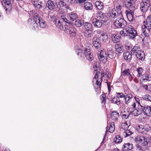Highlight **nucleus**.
<instances>
[{
	"instance_id": "21",
	"label": "nucleus",
	"mask_w": 151,
	"mask_h": 151,
	"mask_svg": "<svg viewBox=\"0 0 151 151\" xmlns=\"http://www.w3.org/2000/svg\"><path fill=\"white\" fill-rule=\"evenodd\" d=\"M115 48L116 51L119 53H122L124 50L123 47L120 44H116L115 45Z\"/></svg>"
},
{
	"instance_id": "18",
	"label": "nucleus",
	"mask_w": 151,
	"mask_h": 151,
	"mask_svg": "<svg viewBox=\"0 0 151 151\" xmlns=\"http://www.w3.org/2000/svg\"><path fill=\"white\" fill-rule=\"evenodd\" d=\"M92 23L95 27L97 28L101 27L102 23H103L102 21H101L97 18L93 19L92 21Z\"/></svg>"
},
{
	"instance_id": "63",
	"label": "nucleus",
	"mask_w": 151,
	"mask_h": 151,
	"mask_svg": "<svg viewBox=\"0 0 151 151\" xmlns=\"http://www.w3.org/2000/svg\"><path fill=\"white\" fill-rule=\"evenodd\" d=\"M76 0H70V3L71 4H73L75 3Z\"/></svg>"
},
{
	"instance_id": "9",
	"label": "nucleus",
	"mask_w": 151,
	"mask_h": 151,
	"mask_svg": "<svg viewBox=\"0 0 151 151\" xmlns=\"http://www.w3.org/2000/svg\"><path fill=\"white\" fill-rule=\"evenodd\" d=\"M97 19L103 23L108 21V18L106 15L101 12H98L96 14Z\"/></svg>"
},
{
	"instance_id": "1",
	"label": "nucleus",
	"mask_w": 151,
	"mask_h": 151,
	"mask_svg": "<svg viewBox=\"0 0 151 151\" xmlns=\"http://www.w3.org/2000/svg\"><path fill=\"white\" fill-rule=\"evenodd\" d=\"M121 8L120 5H116L109 12V16L112 21L116 19L114 23L117 27L124 28L126 26L127 23L123 17Z\"/></svg>"
},
{
	"instance_id": "48",
	"label": "nucleus",
	"mask_w": 151,
	"mask_h": 151,
	"mask_svg": "<svg viewBox=\"0 0 151 151\" xmlns=\"http://www.w3.org/2000/svg\"><path fill=\"white\" fill-rule=\"evenodd\" d=\"M60 19L63 22L68 23V20L67 19L65 16L63 15H61L60 16Z\"/></svg>"
},
{
	"instance_id": "3",
	"label": "nucleus",
	"mask_w": 151,
	"mask_h": 151,
	"mask_svg": "<svg viewBox=\"0 0 151 151\" xmlns=\"http://www.w3.org/2000/svg\"><path fill=\"white\" fill-rule=\"evenodd\" d=\"M142 37L148 36L151 32V22H146L145 25L142 27Z\"/></svg>"
},
{
	"instance_id": "50",
	"label": "nucleus",
	"mask_w": 151,
	"mask_h": 151,
	"mask_svg": "<svg viewBox=\"0 0 151 151\" xmlns=\"http://www.w3.org/2000/svg\"><path fill=\"white\" fill-rule=\"evenodd\" d=\"M106 99L105 94H103L101 96V103L102 104L104 103L105 104L106 103Z\"/></svg>"
},
{
	"instance_id": "17",
	"label": "nucleus",
	"mask_w": 151,
	"mask_h": 151,
	"mask_svg": "<svg viewBox=\"0 0 151 151\" xmlns=\"http://www.w3.org/2000/svg\"><path fill=\"white\" fill-rule=\"evenodd\" d=\"M135 55L138 59L141 61L145 59V53L143 51H141V50H138L135 54Z\"/></svg>"
},
{
	"instance_id": "35",
	"label": "nucleus",
	"mask_w": 151,
	"mask_h": 151,
	"mask_svg": "<svg viewBox=\"0 0 151 151\" xmlns=\"http://www.w3.org/2000/svg\"><path fill=\"white\" fill-rule=\"evenodd\" d=\"M147 147V146L142 147L138 144L136 145L137 149L138 151H144L145 150Z\"/></svg>"
},
{
	"instance_id": "12",
	"label": "nucleus",
	"mask_w": 151,
	"mask_h": 151,
	"mask_svg": "<svg viewBox=\"0 0 151 151\" xmlns=\"http://www.w3.org/2000/svg\"><path fill=\"white\" fill-rule=\"evenodd\" d=\"M97 34L100 40L104 42L107 40L108 37L107 34L104 31L99 30L97 31Z\"/></svg>"
},
{
	"instance_id": "45",
	"label": "nucleus",
	"mask_w": 151,
	"mask_h": 151,
	"mask_svg": "<svg viewBox=\"0 0 151 151\" xmlns=\"http://www.w3.org/2000/svg\"><path fill=\"white\" fill-rule=\"evenodd\" d=\"M107 53V56L108 57L111 58L112 59L114 57V55L113 52L112 50H110L108 51Z\"/></svg>"
},
{
	"instance_id": "62",
	"label": "nucleus",
	"mask_w": 151,
	"mask_h": 151,
	"mask_svg": "<svg viewBox=\"0 0 151 151\" xmlns=\"http://www.w3.org/2000/svg\"><path fill=\"white\" fill-rule=\"evenodd\" d=\"M141 86L143 88H145V89L146 90V88H147V85H145V84H143L142 83L141 84Z\"/></svg>"
},
{
	"instance_id": "32",
	"label": "nucleus",
	"mask_w": 151,
	"mask_h": 151,
	"mask_svg": "<svg viewBox=\"0 0 151 151\" xmlns=\"http://www.w3.org/2000/svg\"><path fill=\"white\" fill-rule=\"evenodd\" d=\"M84 23L83 21L77 19L75 22V24L77 27H79L83 25Z\"/></svg>"
},
{
	"instance_id": "31",
	"label": "nucleus",
	"mask_w": 151,
	"mask_h": 151,
	"mask_svg": "<svg viewBox=\"0 0 151 151\" xmlns=\"http://www.w3.org/2000/svg\"><path fill=\"white\" fill-rule=\"evenodd\" d=\"M70 20L71 21H74L78 17L77 14L75 13H71L69 15Z\"/></svg>"
},
{
	"instance_id": "15",
	"label": "nucleus",
	"mask_w": 151,
	"mask_h": 151,
	"mask_svg": "<svg viewBox=\"0 0 151 151\" xmlns=\"http://www.w3.org/2000/svg\"><path fill=\"white\" fill-rule=\"evenodd\" d=\"M92 44L96 49L100 47L101 42L100 39L96 37H94L92 39Z\"/></svg>"
},
{
	"instance_id": "24",
	"label": "nucleus",
	"mask_w": 151,
	"mask_h": 151,
	"mask_svg": "<svg viewBox=\"0 0 151 151\" xmlns=\"http://www.w3.org/2000/svg\"><path fill=\"white\" fill-rule=\"evenodd\" d=\"M84 29L85 31L92 30V24L88 22H85L84 24Z\"/></svg>"
},
{
	"instance_id": "20",
	"label": "nucleus",
	"mask_w": 151,
	"mask_h": 151,
	"mask_svg": "<svg viewBox=\"0 0 151 151\" xmlns=\"http://www.w3.org/2000/svg\"><path fill=\"white\" fill-rule=\"evenodd\" d=\"M129 11H126V14L128 20L130 22H132L133 20L134 17L133 15V12L134 10L131 11L129 9Z\"/></svg>"
},
{
	"instance_id": "54",
	"label": "nucleus",
	"mask_w": 151,
	"mask_h": 151,
	"mask_svg": "<svg viewBox=\"0 0 151 151\" xmlns=\"http://www.w3.org/2000/svg\"><path fill=\"white\" fill-rule=\"evenodd\" d=\"M137 71L138 73V77H139L141 76V74L142 72L143 69L142 68H137Z\"/></svg>"
},
{
	"instance_id": "28",
	"label": "nucleus",
	"mask_w": 151,
	"mask_h": 151,
	"mask_svg": "<svg viewBox=\"0 0 151 151\" xmlns=\"http://www.w3.org/2000/svg\"><path fill=\"white\" fill-rule=\"evenodd\" d=\"M56 3L57 7L59 9L62 8L64 6V5H66L64 2L60 0H57Z\"/></svg>"
},
{
	"instance_id": "37",
	"label": "nucleus",
	"mask_w": 151,
	"mask_h": 151,
	"mask_svg": "<svg viewBox=\"0 0 151 151\" xmlns=\"http://www.w3.org/2000/svg\"><path fill=\"white\" fill-rule=\"evenodd\" d=\"M92 30H86L84 32V35L87 37H91L92 35Z\"/></svg>"
},
{
	"instance_id": "60",
	"label": "nucleus",
	"mask_w": 151,
	"mask_h": 151,
	"mask_svg": "<svg viewBox=\"0 0 151 151\" xmlns=\"http://www.w3.org/2000/svg\"><path fill=\"white\" fill-rule=\"evenodd\" d=\"M151 89V85H149L147 86V88L146 90L147 91H150Z\"/></svg>"
},
{
	"instance_id": "8",
	"label": "nucleus",
	"mask_w": 151,
	"mask_h": 151,
	"mask_svg": "<svg viewBox=\"0 0 151 151\" xmlns=\"http://www.w3.org/2000/svg\"><path fill=\"white\" fill-rule=\"evenodd\" d=\"M135 0H125L124 4L125 6L131 11L135 9V4L134 3Z\"/></svg>"
},
{
	"instance_id": "10",
	"label": "nucleus",
	"mask_w": 151,
	"mask_h": 151,
	"mask_svg": "<svg viewBox=\"0 0 151 151\" xmlns=\"http://www.w3.org/2000/svg\"><path fill=\"white\" fill-rule=\"evenodd\" d=\"M135 140L137 143H141L142 146H147V139L144 136H137L135 137Z\"/></svg>"
},
{
	"instance_id": "11",
	"label": "nucleus",
	"mask_w": 151,
	"mask_h": 151,
	"mask_svg": "<svg viewBox=\"0 0 151 151\" xmlns=\"http://www.w3.org/2000/svg\"><path fill=\"white\" fill-rule=\"evenodd\" d=\"M141 109L143 111L145 114L149 116H151V107L144 104L141 105Z\"/></svg>"
},
{
	"instance_id": "5",
	"label": "nucleus",
	"mask_w": 151,
	"mask_h": 151,
	"mask_svg": "<svg viewBox=\"0 0 151 151\" xmlns=\"http://www.w3.org/2000/svg\"><path fill=\"white\" fill-rule=\"evenodd\" d=\"M98 55L101 63H105L106 62L108 56L106 50L104 49L101 50L99 51Z\"/></svg>"
},
{
	"instance_id": "22",
	"label": "nucleus",
	"mask_w": 151,
	"mask_h": 151,
	"mask_svg": "<svg viewBox=\"0 0 151 151\" xmlns=\"http://www.w3.org/2000/svg\"><path fill=\"white\" fill-rule=\"evenodd\" d=\"M46 6L49 9L51 10L54 9L55 7V5H54L53 2L50 0L47 1Z\"/></svg>"
},
{
	"instance_id": "14",
	"label": "nucleus",
	"mask_w": 151,
	"mask_h": 151,
	"mask_svg": "<svg viewBox=\"0 0 151 151\" xmlns=\"http://www.w3.org/2000/svg\"><path fill=\"white\" fill-rule=\"evenodd\" d=\"M122 75L123 76H128L129 80L130 81H131L132 79L134 77V75L133 74H130V70L127 69L123 70V68H122Z\"/></svg>"
},
{
	"instance_id": "19",
	"label": "nucleus",
	"mask_w": 151,
	"mask_h": 151,
	"mask_svg": "<svg viewBox=\"0 0 151 151\" xmlns=\"http://www.w3.org/2000/svg\"><path fill=\"white\" fill-rule=\"evenodd\" d=\"M133 147V145L129 143L124 144L122 146V151H127L131 150Z\"/></svg>"
},
{
	"instance_id": "55",
	"label": "nucleus",
	"mask_w": 151,
	"mask_h": 151,
	"mask_svg": "<svg viewBox=\"0 0 151 151\" xmlns=\"http://www.w3.org/2000/svg\"><path fill=\"white\" fill-rule=\"evenodd\" d=\"M68 26L66 25L64 26V27H63V25L60 27V29L63 30H67L68 31Z\"/></svg>"
},
{
	"instance_id": "39",
	"label": "nucleus",
	"mask_w": 151,
	"mask_h": 151,
	"mask_svg": "<svg viewBox=\"0 0 151 151\" xmlns=\"http://www.w3.org/2000/svg\"><path fill=\"white\" fill-rule=\"evenodd\" d=\"M122 139L121 137L119 135H117L114 138V141L115 143H119L121 142H122Z\"/></svg>"
},
{
	"instance_id": "16",
	"label": "nucleus",
	"mask_w": 151,
	"mask_h": 151,
	"mask_svg": "<svg viewBox=\"0 0 151 151\" xmlns=\"http://www.w3.org/2000/svg\"><path fill=\"white\" fill-rule=\"evenodd\" d=\"M86 58L89 61H91L93 58L92 55H91V52L89 49L85 48L84 50V54Z\"/></svg>"
},
{
	"instance_id": "6",
	"label": "nucleus",
	"mask_w": 151,
	"mask_h": 151,
	"mask_svg": "<svg viewBox=\"0 0 151 151\" xmlns=\"http://www.w3.org/2000/svg\"><path fill=\"white\" fill-rule=\"evenodd\" d=\"M129 37L133 39L137 35V32L132 26L129 25L127 30Z\"/></svg>"
},
{
	"instance_id": "29",
	"label": "nucleus",
	"mask_w": 151,
	"mask_h": 151,
	"mask_svg": "<svg viewBox=\"0 0 151 151\" xmlns=\"http://www.w3.org/2000/svg\"><path fill=\"white\" fill-rule=\"evenodd\" d=\"M84 7L86 10H91L93 8V6L92 4L88 2H86L84 3Z\"/></svg>"
},
{
	"instance_id": "51",
	"label": "nucleus",
	"mask_w": 151,
	"mask_h": 151,
	"mask_svg": "<svg viewBox=\"0 0 151 151\" xmlns=\"http://www.w3.org/2000/svg\"><path fill=\"white\" fill-rule=\"evenodd\" d=\"M112 101L114 103L116 104L117 105H119L120 104V100L118 98L117 99L116 98L114 97L113 98Z\"/></svg>"
},
{
	"instance_id": "49",
	"label": "nucleus",
	"mask_w": 151,
	"mask_h": 151,
	"mask_svg": "<svg viewBox=\"0 0 151 151\" xmlns=\"http://www.w3.org/2000/svg\"><path fill=\"white\" fill-rule=\"evenodd\" d=\"M75 31V29L72 27H69L68 30L67 31V32L69 34H71L72 33H74Z\"/></svg>"
},
{
	"instance_id": "40",
	"label": "nucleus",
	"mask_w": 151,
	"mask_h": 151,
	"mask_svg": "<svg viewBox=\"0 0 151 151\" xmlns=\"http://www.w3.org/2000/svg\"><path fill=\"white\" fill-rule=\"evenodd\" d=\"M132 133V132L129 129H127L124 130L123 133V135L125 137L131 135Z\"/></svg>"
},
{
	"instance_id": "36",
	"label": "nucleus",
	"mask_w": 151,
	"mask_h": 151,
	"mask_svg": "<svg viewBox=\"0 0 151 151\" xmlns=\"http://www.w3.org/2000/svg\"><path fill=\"white\" fill-rule=\"evenodd\" d=\"M129 115L130 114L129 111L127 110L124 111V112H122V117L123 119H127Z\"/></svg>"
},
{
	"instance_id": "44",
	"label": "nucleus",
	"mask_w": 151,
	"mask_h": 151,
	"mask_svg": "<svg viewBox=\"0 0 151 151\" xmlns=\"http://www.w3.org/2000/svg\"><path fill=\"white\" fill-rule=\"evenodd\" d=\"M63 22L60 19L56 20L55 24L56 26L59 27L60 26V27L63 25Z\"/></svg>"
},
{
	"instance_id": "7",
	"label": "nucleus",
	"mask_w": 151,
	"mask_h": 151,
	"mask_svg": "<svg viewBox=\"0 0 151 151\" xmlns=\"http://www.w3.org/2000/svg\"><path fill=\"white\" fill-rule=\"evenodd\" d=\"M35 21L36 22H37L39 24L40 27L42 28H44L46 26V23L42 17L39 16L35 14L34 17L33 21Z\"/></svg>"
},
{
	"instance_id": "2",
	"label": "nucleus",
	"mask_w": 151,
	"mask_h": 151,
	"mask_svg": "<svg viewBox=\"0 0 151 151\" xmlns=\"http://www.w3.org/2000/svg\"><path fill=\"white\" fill-rule=\"evenodd\" d=\"M111 76V73L107 72L105 73H101L99 72H97L93 79V81L95 82L97 85V88L100 87L102 81V79H104L105 81H107V79L110 78Z\"/></svg>"
},
{
	"instance_id": "61",
	"label": "nucleus",
	"mask_w": 151,
	"mask_h": 151,
	"mask_svg": "<svg viewBox=\"0 0 151 151\" xmlns=\"http://www.w3.org/2000/svg\"><path fill=\"white\" fill-rule=\"evenodd\" d=\"M130 44L127 43V45H125V47L127 50H129L130 48Z\"/></svg>"
},
{
	"instance_id": "25",
	"label": "nucleus",
	"mask_w": 151,
	"mask_h": 151,
	"mask_svg": "<svg viewBox=\"0 0 151 151\" xmlns=\"http://www.w3.org/2000/svg\"><path fill=\"white\" fill-rule=\"evenodd\" d=\"M132 98V96L130 94L125 95L124 97L125 103L127 104L130 103L131 101Z\"/></svg>"
},
{
	"instance_id": "23",
	"label": "nucleus",
	"mask_w": 151,
	"mask_h": 151,
	"mask_svg": "<svg viewBox=\"0 0 151 151\" xmlns=\"http://www.w3.org/2000/svg\"><path fill=\"white\" fill-rule=\"evenodd\" d=\"M119 116V113L116 111H113L111 114V118L113 121H116Z\"/></svg>"
},
{
	"instance_id": "30",
	"label": "nucleus",
	"mask_w": 151,
	"mask_h": 151,
	"mask_svg": "<svg viewBox=\"0 0 151 151\" xmlns=\"http://www.w3.org/2000/svg\"><path fill=\"white\" fill-rule=\"evenodd\" d=\"M123 56L125 60L130 61L132 59V55L128 52H125L123 53Z\"/></svg>"
},
{
	"instance_id": "56",
	"label": "nucleus",
	"mask_w": 151,
	"mask_h": 151,
	"mask_svg": "<svg viewBox=\"0 0 151 151\" xmlns=\"http://www.w3.org/2000/svg\"><path fill=\"white\" fill-rule=\"evenodd\" d=\"M151 22V16H149L146 19V22Z\"/></svg>"
},
{
	"instance_id": "26",
	"label": "nucleus",
	"mask_w": 151,
	"mask_h": 151,
	"mask_svg": "<svg viewBox=\"0 0 151 151\" xmlns=\"http://www.w3.org/2000/svg\"><path fill=\"white\" fill-rule=\"evenodd\" d=\"M111 38L113 42L115 43L119 42L120 41V38L116 35H112L111 36Z\"/></svg>"
},
{
	"instance_id": "38",
	"label": "nucleus",
	"mask_w": 151,
	"mask_h": 151,
	"mask_svg": "<svg viewBox=\"0 0 151 151\" xmlns=\"http://www.w3.org/2000/svg\"><path fill=\"white\" fill-rule=\"evenodd\" d=\"M141 76L142 79L143 80L150 81L151 80V77H150L147 74H143Z\"/></svg>"
},
{
	"instance_id": "33",
	"label": "nucleus",
	"mask_w": 151,
	"mask_h": 151,
	"mask_svg": "<svg viewBox=\"0 0 151 151\" xmlns=\"http://www.w3.org/2000/svg\"><path fill=\"white\" fill-rule=\"evenodd\" d=\"M109 132L110 133H113L115 129L114 124V122H111L109 124Z\"/></svg>"
},
{
	"instance_id": "42",
	"label": "nucleus",
	"mask_w": 151,
	"mask_h": 151,
	"mask_svg": "<svg viewBox=\"0 0 151 151\" xmlns=\"http://www.w3.org/2000/svg\"><path fill=\"white\" fill-rule=\"evenodd\" d=\"M33 20H32V19H30L28 20V22L29 24H30L31 22H32V21H33L34 22V23L33 24V28H32V29H36V28H37V22H35V21Z\"/></svg>"
},
{
	"instance_id": "4",
	"label": "nucleus",
	"mask_w": 151,
	"mask_h": 151,
	"mask_svg": "<svg viewBox=\"0 0 151 151\" xmlns=\"http://www.w3.org/2000/svg\"><path fill=\"white\" fill-rule=\"evenodd\" d=\"M151 0H142L140 3L141 11L145 12L148 9L151 5Z\"/></svg>"
},
{
	"instance_id": "34",
	"label": "nucleus",
	"mask_w": 151,
	"mask_h": 151,
	"mask_svg": "<svg viewBox=\"0 0 151 151\" xmlns=\"http://www.w3.org/2000/svg\"><path fill=\"white\" fill-rule=\"evenodd\" d=\"M95 5L96 7L99 10H101L103 7L102 3L99 1H96Z\"/></svg>"
},
{
	"instance_id": "59",
	"label": "nucleus",
	"mask_w": 151,
	"mask_h": 151,
	"mask_svg": "<svg viewBox=\"0 0 151 151\" xmlns=\"http://www.w3.org/2000/svg\"><path fill=\"white\" fill-rule=\"evenodd\" d=\"M86 1L87 0H76V3H81Z\"/></svg>"
},
{
	"instance_id": "52",
	"label": "nucleus",
	"mask_w": 151,
	"mask_h": 151,
	"mask_svg": "<svg viewBox=\"0 0 151 151\" xmlns=\"http://www.w3.org/2000/svg\"><path fill=\"white\" fill-rule=\"evenodd\" d=\"M116 96L118 99L124 97L125 95H124L122 93H116Z\"/></svg>"
},
{
	"instance_id": "46",
	"label": "nucleus",
	"mask_w": 151,
	"mask_h": 151,
	"mask_svg": "<svg viewBox=\"0 0 151 151\" xmlns=\"http://www.w3.org/2000/svg\"><path fill=\"white\" fill-rule=\"evenodd\" d=\"M138 50H139V48H138L137 46H134L131 50V53L133 54L134 53L136 54Z\"/></svg>"
},
{
	"instance_id": "58",
	"label": "nucleus",
	"mask_w": 151,
	"mask_h": 151,
	"mask_svg": "<svg viewBox=\"0 0 151 151\" xmlns=\"http://www.w3.org/2000/svg\"><path fill=\"white\" fill-rule=\"evenodd\" d=\"M134 98L137 102L138 103V104H139L140 106L142 105V104H140V101L139 98H136V97H134Z\"/></svg>"
},
{
	"instance_id": "41",
	"label": "nucleus",
	"mask_w": 151,
	"mask_h": 151,
	"mask_svg": "<svg viewBox=\"0 0 151 151\" xmlns=\"http://www.w3.org/2000/svg\"><path fill=\"white\" fill-rule=\"evenodd\" d=\"M75 48L76 52L77 53L78 55H79L80 54L81 56V57L82 55H84L83 53L81 52V49L79 48L78 46H76Z\"/></svg>"
},
{
	"instance_id": "43",
	"label": "nucleus",
	"mask_w": 151,
	"mask_h": 151,
	"mask_svg": "<svg viewBox=\"0 0 151 151\" xmlns=\"http://www.w3.org/2000/svg\"><path fill=\"white\" fill-rule=\"evenodd\" d=\"M33 4L35 7L38 9H41L42 6L41 3L40 4L38 3L37 2H35V1H33Z\"/></svg>"
},
{
	"instance_id": "64",
	"label": "nucleus",
	"mask_w": 151,
	"mask_h": 151,
	"mask_svg": "<svg viewBox=\"0 0 151 151\" xmlns=\"http://www.w3.org/2000/svg\"><path fill=\"white\" fill-rule=\"evenodd\" d=\"M111 151H119V150L118 148H116L113 149Z\"/></svg>"
},
{
	"instance_id": "57",
	"label": "nucleus",
	"mask_w": 151,
	"mask_h": 151,
	"mask_svg": "<svg viewBox=\"0 0 151 151\" xmlns=\"http://www.w3.org/2000/svg\"><path fill=\"white\" fill-rule=\"evenodd\" d=\"M120 34L122 36H124L126 35V34L124 32V31L122 30L120 31Z\"/></svg>"
},
{
	"instance_id": "53",
	"label": "nucleus",
	"mask_w": 151,
	"mask_h": 151,
	"mask_svg": "<svg viewBox=\"0 0 151 151\" xmlns=\"http://www.w3.org/2000/svg\"><path fill=\"white\" fill-rule=\"evenodd\" d=\"M99 63L98 62H95L93 64V68L94 70H96L98 69Z\"/></svg>"
},
{
	"instance_id": "47",
	"label": "nucleus",
	"mask_w": 151,
	"mask_h": 151,
	"mask_svg": "<svg viewBox=\"0 0 151 151\" xmlns=\"http://www.w3.org/2000/svg\"><path fill=\"white\" fill-rule=\"evenodd\" d=\"M142 98L144 100L151 102V96L147 94L143 96Z\"/></svg>"
},
{
	"instance_id": "27",
	"label": "nucleus",
	"mask_w": 151,
	"mask_h": 151,
	"mask_svg": "<svg viewBox=\"0 0 151 151\" xmlns=\"http://www.w3.org/2000/svg\"><path fill=\"white\" fill-rule=\"evenodd\" d=\"M142 112V110L139 109V108H138V109H136L132 111V115L136 116L141 114Z\"/></svg>"
},
{
	"instance_id": "13",
	"label": "nucleus",
	"mask_w": 151,
	"mask_h": 151,
	"mask_svg": "<svg viewBox=\"0 0 151 151\" xmlns=\"http://www.w3.org/2000/svg\"><path fill=\"white\" fill-rule=\"evenodd\" d=\"M137 129L139 132L142 133L145 131H148L150 129V127L147 124L144 126L140 125L137 127Z\"/></svg>"
}]
</instances>
